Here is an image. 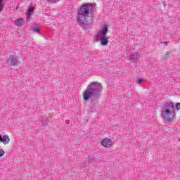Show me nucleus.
<instances>
[{"mask_svg": "<svg viewBox=\"0 0 180 180\" xmlns=\"http://www.w3.org/2000/svg\"><path fill=\"white\" fill-rule=\"evenodd\" d=\"M4 6H5V4L4 3V0H0V13L3 11Z\"/></svg>", "mask_w": 180, "mask_h": 180, "instance_id": "f8f14e48", "label": "nucleus"}, {"mask_svg": "<svg viewBox=\"0 0 180 180\" xmlns=\"http://www.w3.org/2000/svg\"><path fill=\"white\" fill-rule=\"evenodd\" d=\"M175 104L172 102H167L162 106V116L165 122L169 123L175 119Z\"/></svg>", "mask_w": 180, "mask_h": 180, "instance_id": "7ed1b4c3", "label": "nucleus"}, {"mask_svg": "<svg viewBox=\"0 0 180 180\" xmlns=\"http://www.w3.org/2000/svg\"><path fill=\"white\" fill-rule=\"evenodd\" d=\"M108 30V26L103 25L96 34V40L100 41L101 46H108L109 43V39L106 37Z\"/></svg>", "mask_w": 180, "mask_h": 180, "instance_id": "20e7f679", "label": "nucleus"}, {"mask_svg": "<svg viewBox=\"0 0 180 180\" xmlns=\"http://www.w3.org/2000/svg\"><path fill=\"white\" fill-rule=\"evenodd\" d=\"M32 30L34 32V33H40V25L37 24H34L32 27Z\"/></svg>", "mask_w": 180, "mask_h": 180, "instance_id": "9b49d317", "label": "nucleus"}, {"mask_svg": "<svg viewBox=\"0 0 180 180\" xmlns=\"http://www.w3.org/2000/svg\"><path fill=\"white\" fill-rule=\"evenodd\" d=\"M101 146H103V147H107V148L110 147V146H112V140L108 138L103 139L101 141Z\"/></svg>", "mask_w": 180, "mask_h": 180, "instance_id": "0eeeda50", "label": "nucleus"}, {"mask_svg": "<svg viewBox=\"0 0 180 180\" xmlns=\"http://www.w3.org/2000/svg\"><path fill=\"white\" fill-rule=\"evenodd\" d=\"M5 155V151L3 149H0V157Z\"/></svg>", "mask_w": 180, "mask_h": 180, "instance_id": "ddd939ff", "label": "nucleus"}, {"mask_svg": "<svg viewBox=\"0 0 180 180\" xmlns=\"http://www.w3.org/2000/svg\"><path fill=\"white\" fill-rule=\"evenodd\" d=\"M94 6L92 4H84L80 7L77 13V22L83 29H86L89 26L94 22L92 20V11Z\"/></svg>", "mask_w": 180, "mask_h": 180, "instance_id": "f03ea898", "label": "nucleus"}, {"mask_svg": "<svg viewBox=\"0 0 180 180\" xmlns=\"http://www.w3.org/2000/svg\"><path fill=\"white\" fill-rule=\"evenodd\" d=\"M48 2H51V4H56V2H58L60 0H47Z\"/></svg>", "mask_w": 180, "mask_h": 180, "instance_id": "4468645a", "label": "nucleus"}, {"mask_svg": "<svg viewBox=\"0 0 180 180\" xmlns=\"http://www.w3.org/2000/svg\"><path fill=\"white\" fill-rule=\"evenodd\" d=\"M6 63L10 66H15L18 64V58L10 56L9 58L6 60Z\"/></svg>", "mask_w": 180, "mask_h": 180, "instance_id": "423d86ee", "label": "nucleus"}, {"mask_svg": "<svg viewBox=\"0 0 180 180\" xmlns=\"http://www.w3.org/2000/svg\"><path fill=\"white\" fill-rule=\"evenodd\" d=\"M11 141V139H9V136L7 135L2 136L0 135V142L3 143V144L6 145L9 144V142Z\"/></svg>", "mask_w": 180, "mask_h": 180, "instance_id": "6e6552de", "label": "nucleus"}, {"mask_svg": "<svg viewBox=\"0 0 180 180\" xmlns=\"http://www.w3.org/2000/svg\"><path fill=\"white\" fill-rule=\"evenodd\" d=\"M34 12V8L32 6H30L28 8L27 12L26 13V22H29L30 20H32V15H33Z\"/></svg>", "mask_w": 180, "mask_h": 180, "instance_id": "39448f33", "label": "nucleus"}, {"mask_svg": "<svg viewBox=\"0 0 180 180\" xmlns=\"http://www.w3.org/2000/svg\"><path fill=\"white\" fill-rule=\"evenodd\" d=\"M163 43H164V44H165V46H167L168 44V41H165Z\"/></svg>", "mask_w": 180, "mask_h": 180, "instance_id": "f3484780", "label": "nucleus"}, {"mask_svg": "<svg viewBox=\"0 0 180 180\" xmlns=\"http://www.w3.org/2000/svg\"><path fill=\"white\" fill-rule=\"evenodd\" d=\"M176 109H177V110H180V103H177L176 104Z\"/></svg>", "mask_w": 180, "mask_h": 180, "instance_id": "2eb2a0df", "label": "nucleus"}, {"mask_svg": "<svg viewBox=\"0 0 180 180\" xmlns=\"http://www.w3.org/2000/svg\"><path fill=\"white\" fill-rule=\"evenodd\" d=\"M139 53H134L133 54L130 55L129 58L132 63H137L139 60Z\"/></svg>", "mask_w": 180, "mask_h": 180, "instance_id": "9d476101", "label": "nucleus"}, {"mask_svg": "<svg viewBox=\"0 0 180 180\" xmlns=\"http://www.w3.org/2000/svg\"><path fill=\"white\" fill-rule=\"evenodd\" d=\"M102 84L98 82L89 83L86 90L83 92V100L85 101V102L90 101L92 105L98 103V101H99L101 96H102Z\"/></svg>", "mask_w": 180, "mask_h": 180, "instance_id": "f257e3e1", "label": "nucleus"}, {"mask_svg": "<svg viewBox=\"0 0 180 180\" xmlns=\"http://www.w3.org/2000/svg\"><path fill=\"white\" fill-rule=\"evenodd\" d=\"M141 82H143L142 79H139L137 80V84H141Z\"/></svg>", "mask_w": 180, "mask_h": 180, "instance_id": "dca6fc26", "label": "nucleus"}, {"mask_svg": "<svg viewBox=\"0 0 180 180\" xmlns=\"http://www.w3.org/2000/svg\"><path fill=\"white\" fill-rule=\"evenodd\" d=\"M26 23V21L23 18H18L15 21V26H23Z\"/></svg>", "mask_w": 180, "mask_h": 180, "instance_id": "1a4fd4ad", "label": "nucleus"}, {"mask_svg": "<svg viewBox=\"0 0 180 180\" xmlns=\"http://www.w3.org/2000/svg\"><path fill=\"white\" fill-rule=\"evenodd\" d=\"M91 160H92V158H90V159H89V162H91Z\"/></svg>", "mask_w": 180, "mask_h": 180, "instance_id": "a211bd4d", "label": "nucleus"}]
</instances>
